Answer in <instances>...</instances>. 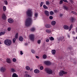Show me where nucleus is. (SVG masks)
<instances>
[{"instance_id":"49530a36","label":"nucleus","mask_w":77,"mask_h":77,"mask_svg":"<svg viewBox=\"0 0 77 77\" xmlns=\"http://www.w3.org/2000/svg\"><path fill=\"white\" fill-rule=\"evenodd\" d=\"M63 3V1H62V0L60 1V5H61V4H62Z\"/></svg>"},{"instance_id":"1a4fd4ad","label":"nucleus","mask_w":77,"mask_h":77,"mask_svg":"<svg viewBox=\"0 0 77 77\" xmlns=\"http://www.w3.org/2000/svg\"><path fill=\"white\" fill-rule=\"evenodd\" d=\"M45 64L47 65H50L51 63V62L50 61H45L44 62Z\"/></svg>"},{"instance_id":"ea45409f","label":"nucleus","mask_w":77,"mask_h":77,"mask_svg":"<svg viewBox=\"0 0 77 77\" xmlns=\"http://www.w3.org/2000/svg\"><path fill=\"white\" fill-rule=\"evenodd\" d=\"M40 69H41V70H42L44 69V67H43V66H41L40 67Z\"/></svg>"},{"instance_id":"a878e982","label":"nucleus","mask_w":77,"mask_h":77,"mask_svg":"<svg viewBox=\"0 0 77 77\" xmlns=\"http://www.w3.org/2000/svg\"><path fill=\"white\" fill-rule=\"evenodd\" d=\"M24 77H32L30 75H29V74H26L24 75Z\"/></svg>"},{"instance_id":"f3484780","label":"nucleus","mask_w":77,"mask_h":77,"mask_svg":"<svg viewBox=\"0 0 77 77\" xmlns=\"http://www.w3.org/2000/svg\"><path fill=\"white\" fill-rule=\"evenodd\" d=\"M34 72L35 73V74H38L39 72V70L37 69H36L34 70Z\"/></svg>"},{"instance_id":"c03bdc74","label":"nucleus","mask_w":77,"mask_h":77,"mask_svg":"<svg viewBox=\"0 0 77 77\" xmlns=\"http://www.w3.org/2000/svg\"><path fill=\"white\" fill-rule=\"evenodd\" d=\"M62 72L63 74H67V72H65L64 71H62Z\"/></svg>"},{"instance_id":"6e6552de","label":"nucleus","mask_w":77,"mask_h":77,"mask_svg":"<svg viewBox=\"0 0 77 77\" xmlns=\"http://www.w3.org/2000/svg\"><path fill=\"white\" fill-rule=\"evenodd\" d=\"M38 13H35L34 14L35 17H34V20H36V18L38 17Z\"/></svg>"},{"instance_id":"e433bc0d","label":"nucleus","mask_w":77,"mask_h":77,"mask_svg":"<svg viewBox=\"0 0 77 77\" xmlns=\"http://www.w3.org/2000/svg\"><path fill=\"white\" fill-rule=\"evenodd\" d=\"M4 3L6 5H8V2L6 0L4 1Z\"/></svg>"},{"instance_id":"aec40b11","label":"nucleus","mask_w":77,"mask_h":77,"mask_svg":"<svg viewBox=\"0 0 77 77\" xmlns=\"http://www.w3.org/2000/svg\"><path fill=\"white\" fill-rule=\"evenodd\" d=\"M37 43L38 44H41V40L40 39L38 40L37 41Z\"/></svg>"},{"instance_id":"0e129e2a","label":"nucleus","mask_w":77,"mask_h":77,"mask_svg":"<svg viewBox=\"0 0 77 77\" xmlns=\"http://www.w3.org/2000/svg\"><path fill=\"white\" fill-rule=\"evenodd\" d=\"M76 39H77V36L76 37Z\"/></svg>"},{"instance_id":"7c9ffc66","label":"nucleus","mask_w":77,"mask_h":77,"mask_svg":"<svg viewBox=\"0 0 77 77\" xmlns=\"http://www.w3.org/2000/svg\"><path fill=\"white\" fill-rule=\"evenodd\" d=\"M46 5H50V2L49 1H46Z\"/></svg>"},{"instance_id":"dca6fc26","label":"nucleus","mask_w":77,"mask_h":77,"mask_svg":"<svg viewBox=\"0 0 77 77\" xmlns=\"http://www.w3.org/2000/svg\"><path fill=\"white\" fill-rule=\"evenodd\" d=\"M56 24V22L55 21H52L51 22V24L52 26H55Z\"/></svg>"},{"instance_id":"423d86ee","label":"nucleus","mask_w":77,"mask_h":77,"mask_svg":"<svg viewBox=\"0 0 77 77\" xmlns=\"http://www.w3.org/2000/svg\"><path fill=\"white\" fill-rule=\"evenodd\" d=\"M45 27L47 29H49L50 28H51V25L50 24H46L45 25Z\"/></svg>"},{"instance_id":"6ab92c4d","label":"nucleus","mask_w":77,"mask_h":77,"mask_svg":"<svg viewBox=\"0 0 77 77\" xmlns=\"http://www.w3.org/2000/svg\"><path fill=\"white\" fill-rule=\"evenodd\" d=\"M12 77H18V75L15 73H14L12 75Z\"/></svg>"},{"instance_id":"9b49d317","label":"nucleus","mask_w":77,"mask_h":77,"mask_svg":"<svg viewBox=\"0 0 77 77\" xmlns=\"http://www.w3.org/2000/svg\"><path fill=\"white\" fill-rule=\"evenodd\" d=\"M8 22L9 23H12L14 22V20L11 18H9L8 19Z\"/></svg>"},{"instance_id":"393cba45","label":"nucleus","mask_w":77,"mask_h":77,"mask_svg":"<svg viewBox=\"0 0 77 77\" xmlns=\"http://www.w3.org/2000/svg\"><path fill=\"white\" fill-rule=\"evenodd\" d=\"M11 71L12 72H15V69H14V68H12L11 69Z\"/></svg>"},{"instance_id":"603ef678","label":"nucleus","mask_w":77,"mask_h":77,"mask_svg":"<svg viewBox=\"0 0 77 77\" xmlns=\"http://www.w3.org/2000/svg\"><path fill=\"white\" fill-rule=\"evenodd\" d=\"M20 54L21 55H22V54H23V52L22 51H20Z\"/></svg>"},{"instance_id":"de8ad7c7","label":"nucleus","mask_w":77,"mask_h":77,"mask_svg":"<svg viewBox=\"0 0 77 77\" xmlns=\"http://www.w3.org/2000/svg\"><path fill=\"white\" fill-rule=\"evenodd\" d=\"M64 8L65 9H66V10H68V8H67V7H65V6H64Z\"/></svg>"},{"instance_id":"09e8293b","label":"nucleus","mask_w":77,"mask_h":77,"mask_svg":"<svg viewBox=\"0 0 77 77\" xmlns=\"http://www.w3.org/2000/svg\"><path fill=\"white\" fill-rule=\"evenodd\" d=\"M49 18L50 20H52V19H53V17L51 16H50L49 17Z\"/></svg>"},{"instance_id":"052dcab7","label":"nucleus","mask_w":77,"mask_h":77,"mask_svg":"<svg viewBox=\"0 0 77 77\" xmlns=\"http://www.w3.org/2000/svg\"><path fill=\"white\" fill-rule=\"evenodd\" d=\"M67 36L68 38H70V36L69 35H68Z\"/></svg>"},{"instance_id":"2eb2a0df","label":"nucleus","mask_w":77,"mask_h":77,"mask_svg":"<svg viewBox=\"0 0 77 77\" xmlns=\"http://www.w3.org/2000/svg\"><path fill=\"white\" fill-rule=\"evenodd\" d=\"M2 18L3 20H5L6 19V15L5 14H3L2 15Z\"/></svg>"},{"instance_id":"c85d7f7f","label":"nucleus","mask_w":77,"mask_h":77,"mask_svg":"<svg viewBox=\"0 0 77 77\" xmlns=\"http://www.w3.org/2000/svg\"><path fill=\"white\" fill-rule=\"evenodd\" d=\"M43 7L44 9H48V7H47L45 5H44Z\"/></svg>"},{"instance_id":"f704fd0d","label":"nucleus","mask_w":77,"mask_h":77,"mask_svg":"<svg viewBox=\"0 0 77 77\" xmlns=\"http://www.w3.org/2000/svg\"><path fill=\"white\" fill-rule=\"evenodd\" d=\"M50 39L51 41H54V38L53 37H51L50 38Z\"/></svg>"},{"instance_id":"9d476101","label":"nucleus","mask_w":77,"mask_h":77,"mask_svg":"<svg viewBox=\"0 0 77 77\" xmlns=\"http://www.w3.org/2000/svg\"><path fill=\"white\" fill-rule=\"evenodd\" d=\"M6 62L7 63H8L10 64L12 62L11 60L9 58H7L6 60Z\"/></svg>"},{"instance_id":"864d4df0","label":"nucleus","mask_w":77,"mask_h":77,"mask_svg":"<svg viewBox=\"0 0 77 77\" xmlns=\"http://www.w3.org/2000/svg\"><path fill=\"white\" fill-rule=\"evenodd\" d=\"M46 42H49V39H46Z\"/></svg>"},{"instance_id":"c756f323","label":"nucleus","mask_w":77,"mask_h":77,"mask_svg":"<svg viewBox=\"0 0 77 77\" xmlns=\"http://www.w3.org/2000/svg\"><path fill=\"white\" fill-rule=\"evenodd\" d=\"M72 24L70 25V26L69 31H70V30H71V29H72Z\"/></svg>"},{"instance_id":"5fc2aeb1","label":"nucleus","mask_w":77,"mask_h":77,"mask_svg":"<svg viewBox=\"0 0 77 77\" xmlns=\"http://www.w3.org/2000/svg\"><path fill=\"white\" fill-rule=\"evenodd\" d=\"M72 34L73 35H75V32L74 31L72 32Z\"/></svg>"},{"instance_id":"4d7b16f0","label":"nucleus","mask_w":77,"mask_h":77,"mask_svg":"<svg viewBox=\"0 0 77 77\" xmlns=\"http://www.w3.org/2000/svg\"><path fill=\"white\" fill-rule=\"evenodd\" d=\"M60 17H62V16H63V14H60Z\"/></svg>"},{"instance_id":"58836bf2","label":"nucleus","mask_w":77,"mask_h":77,"mask_svg":"<svg viewBox=\"0 0 77 77\" xmlns=\"http://www.w3.org/2000/svg\"><path fill=\"white\" fill-rule=\"evenodd\" d=\"M11 27H8V31H11Z\"/></svg>"},{"instance_id":"412c9836","label":"nucleus","mask_w":77,"mask_h":77,"mask_svg":"<svg viewBox=\"0 0 77 77\" xmlns=\"http://www.w3.org/2000/svg\"><path fill=\"white\" fill-rule=\"evenodd\" d=\"M64 39V37H63V36H62V37H60L58 38L59 41H60V40H61V41H62L63 39Z\"/></svg>"},{"instance_id":"a19ab883","label":"nucleus","mask_w":77,"mask_h":77,"mask_svg":"<svg viewBox=\"0 0 77 77\" xmlns=\"http://www.w3.org/2000/svg\"><path fill=\"white\" fill-rule=\"evenodd\" d=\"M43 4H44L43 2H41V4H40V7H42V5H43Z\"/></svg>"},{"instance_id":"f03ea898","label":"nucleus","mask_w":77,"mask_h":77,"mask_svg":"<svg viewBox=\"0 0 77 77\" xmlns=\"http://www.w3.org/2000/svg\"><path fill=\"white\" fill-rule=\"evenodd\" d=\"M4 43L5 45H6L8 46H9V45H11L12 42H11V40L7 39L5 40Z\"/></svg>"},{"instance_id":"e2e57ef3","label":"nucleus","mask_w":77,"mask_h":77,"mask_svg":"<svg viewBox=\"0 0 77 77\" xmlns=\"http://www.w3.org/2000/svg\"><path fill=\"white\" fill-rule=\"evenodd\" d=\"M27 45V44H25V45Z\"/></svg>"},{"instance_id":"b1692460","label":"nucleus","mask_w":77,"mask_h":77,"mask_svg":"<svg viewBox=\"0 0 77 77\" xmlns=\"http://www.w3.org/2000/svg\"><path fill=\"white\" fill-rule=\"evenodd\" d=\"M26 70H28V71L30 69V67H29V66H26Z\"/></svg>"},{"instance_id":"79ce46f5","label":"nucleus","mask_w":77,"mask_h":77,"mask_svg":"<svg viewBox=\"0 0 77 77\" xmlns=\"http://www.w3.org/2000/svg\"><path fill=\"white\" fill-rule=\"evenodd\" d=\"M47 56L46 55H44L43 56V58H47Z\"/></svg>"},{"instance_id":"f8f14e48","label":"nucleus","mask_w":77,"mask_h":77,"mask_svg":"<svg viewBox=\"0 0 77 77\" xmlns=\"http://www.w3.org/2000/svg\"><path fill=\"white\" fill-rule=\"evenodd\" d=\"M24 39L23 38V37L22 36H20L19 37V40L21 42H22V41H23Z\"/></svg>"},{"instance_id":"0eeeda50","label":"nucleus","mask_w":77,"mask_h":77,"mask_svg":"<svg viewBox=\"0 0 77 77\" xmlns=\"http://www.w3.org/2000/svg\"><path fill=\"white\" fill-rule=\"evenodd\" d=\"M0 71H1V72H5V71H6V69H5V67H2L1 68V69H0Z\"/></svg>"},{"instance_id":"680f3d73","label":"nucleus","mask_w":77,"mask_h":77,"mask_svg":"<svg viewBox=\"0 0 77 77\" xmlns=\"http://www.w3.org/2000/svg\"><path fill=\"white\" fill-rule=\"evenodd\" d=\"M2 43H1V42L0 41V45Z\"/></svg>"},{"instance_id":"4468645a","label":"nucleus","mask_w":77,"mask_h":77,"mask_svg":"<svg viewBox=\"0 0 77 77\" xmlns=\"http://www.w3.org/2000/svg\"><path fill=\"white\" fill-rule=\"evenodd\" d=\"M63 28L65 30H68V29H69V27L67 25H64L63 26Z\"/></svg>"},{"instance_id":"cd10ccee","label":"nucleus","mask_w":77,"mask_h":77,"mask_svg":"<svg viewBox=\"0 0 77 77\" xmlns=\"http://www.w3.org/2000/svg\"><path fill=\"white\" fill-rule=\"evenodd\" d=\"M46 32H47V33H51V30H50V29H46Z\"/></svg>"},{"instance_id":"69168bd1","label":"nucleus","mask_w":77,"mask_h":77,"mask_svg":"<svg viewBox=\"0 0 77 77\" xmlns=\"http://www.w3.org/2000/svg\"><path fill=\"white\" fill-rule=\"evenodd\" d=\"M72 55V54H71Z\"/></svg>"},{"instance_id":"a211bd4d","label":"nucleus","mask_w":77,"mask_h":77,"mask_svg":"<svg viewBox=\"0 0 77 77\" xmlns=\"http://www.w3.org/2000/svg\"><path fill=\"white\" fill-rule=\"evenodd\" d=\"M52 54L54 55L56 54V50H53L51 51Z\"/></svg>"},{"instance_id":"ddd939ff","label":"nucleus","mask_w":77,"mask_h":77,"mask_svg":"<svg viewBox=\"0 0 77 77\" xmlns=\"http://www.w3.org/2000/svg\"><path fill=\"white\" fill-rule=\"evenodd\" d=\"M45 14L47 16H48L49 15V11H45L44 12Z\"/></svg>"},{"instance_id":"72a5a7b5","label":"nucleus","mask_w":77,"mask_h":77,"mask_svg":"<svg viewBox=\"0 0 77 77\" xmlns=\"http://www.w3.org/2000/svg\"><path fill=\"white\" fill-rule=\"evenodd\" d=\"M54 14V12L53 11H51L50 12V14L51 15H52Z\"/></svg>"},{"instance_id":"473e14b6","label":"nucleus","mask_w":77,"mask_h":77,"mask_svg":"<svg viewBox=\"0 0 77 77\" xmlns=\"http://www.w3.org/2000/svg\"><path fill=\"white\" fill-rule=\"evenodd\" d=\"M59 75L60 76H62V75H63V72H62V71L60 72Z\"/></svg>"},{"instance_id":"4c0bfd02","label":"nucleus","mask_w":77,"mask_h":77,"mask_svg":"<svg viewBox=\"0 0 77 77\" xmlns=\"http://www.w3.org/2000/svg\"><path fill=\"white\" fill-rule=\"evenodd\" d=\"M31 52H32V53H33L34 54V53H35V51H34V50H31Z\"/></svg>"},{"instance_id":"6e6d98bb","label":"nucleus","mask_w":77,"mask_h":77,"mask_svg":"<svg viewBox=\"0 0 77 77\" xmlns=\"http://www.w3.org/2000/svg\"><path fill=\"white\" fill-rule=\"evenodd\" d=\"M54 12L55 13H57V10H55L54 11Z\"/></svg>"},{"instance_id":"7ed1b4c3","label":"nucleus","mask_w":77,"mask_h":77,"mask_svg":"<svg viewBox=\"0 0 77 77\" xmlns=\"http://www.w3.org/2000/svg\"><path fill=\"white\" fill-rule=\"evenodd\" d=\"M26 14L28 17H32L33 15V12L31 10H28L26 12Z\"/></svg>"},{"instance_id":"bb28decb","label":"nucleus","mask_w":77,"mask_h":77,"mask_svg":"<svg viewBox=\"0 0 77 77\" xmlns=\"http://www.w3.org/2000/svg\"><path fill=\"white\" fill-rule=\"evenodd\" d=\"M15 38H16V39H17L18 38V33H17L16 34V35H15Z\"/></svg>"},{"instance_id":"bf43d9fd","label":"nucleus","mask_w":77,"mask_h":77,"mask_svg":"<svg viewBox=\"0 0 77 77\" xmlns=\"http://www.w3.org/2000/svg\"><path fill=\"white\" fill-rule=\"evenodd\" d=\"M35 57L36 58H39V57H38V56H36Z\"/></svg>"},{"instance_id":"20e7f679","label":"nucleus","mask_w":77,"mask_h":77,"mask_svg":"<svg viewBox=\"0 0 77 77\" xmlns=\"http://www.w3.org/2000/svg\"><path fill=\"white\" fill-rule=\"evenodd\" d=\"M45 71H46L47 73H48V74H52L53 73V70L50 69L46 68L45 69Z\"/></svg>"},{"instance_id":"a18cd8bd","label":"nucleus","mask_w":77,"mask_h":77,"mask_svg":"<svg viewBox=\"0 0 77 77\" xmlns=\"http://www.w3.org/2000/svg\"><path fill=\"white\" fill-rule=\"evenodd\" d=\"M16 59L14 58L13 59V62H16Z\"/></svg>"},{"instance_id":"39448f33","label":"nucleus","mask_w":77,"mask_h":77,"mask_svg":"<svg viewBox=\"0 0 77 77\" xmlns=\"http://www.w3.org/2000/svg\"><path fill=\"white\" fill-rule=\"evenodd\" d=\"M29 38L32 41H34L35 40V35L33 34L29 35Z\"/></svg>"},{"instance_id":"4be33fe9","label":"nucleus","mask_w":77,"mask_h":77,"mask_svg":"<svg viewBox=\"0 0 77 77\" xmlns=\"http://www.w3.org/2000/svg\"><path fill=\"white\" fill-rule=\"evenodd\" d=\"M5 34V32H0V36H2V35H4Z\"/></svg>"},{"instance_id":"f257e3e1","label":"nucleus","mask_w":77,"mask_h":77,"mask_svg":"<svg viewBox=\"0 0 77 77\" xmlns=\"http://www.w3.org/2000/svg\"><path fill=\"white\" fill-rule=\"evenodd\" d=\"M32 21V19L31 18H28L26 20L25 22V25L26 26H29L31 24V22Z\"/></svg>"},{"instance_id":"37998d69","label":"nucleus","mask_w":77,"mask_h":77,"mask_svg":"<svg viewBox=\"0 0 77 77\" xmlns=\"http://www.w3.org/2000/svg\"><path fill=\"white\" fill-rule=\"evenodd\" d=\"M16 39L15 38H14L13 39V42L14 43H15V41H16Z\"/></svg>"},{"instance_id":"c9c22d12","label":"nucleus","mask_w":77,"mask_h":77,"mask_svg":"<svg viewBox=\"0 0 77 77\" xmlns=\"http://www.w3.org/2000/svg\"><path fill=\"white\" fill-rule=\"evenodd\" d=\"M3 9L4 11H6V7L5 6H4L3 7Z\"/></svg>"},{"instance_id":"8fccbe9b","label":"nucleus","mask_w":77,"mask_h":77,"mask_svg":"<svg viewBox=\"0 0 77 77\" xmlns=\"http://www.w3.org/2000/svg\"><path fill=\"white\" fill-rule=\"evenodd\" d=\"M72 22H74V19L73 18H72L71 19Z\"/></svg>"},{"instance_id":"3c124183","label":"nucleus","mask_w":77,"mask_h":77,"mask_svg":"<svg viewBox=\"0 0 77 77\" xmlns=\"http://www.w3.org/2000/svg\"><path fill=\"white\" fill-rule=\"evenodd\" d=\"M63 2H66V3H67L68 2V1H67V0H62Z\"/></svg>"},{"instance_id":"2f4dec72","label":"nucleus","mask_w":77,"mask_h":77,"mask_svg":"<svg viewBox=\"0 0 77 77\" xmlns=\"http://www.w3.org/2000/svg\"><path fill=\"white\" fill-rule=\"evenodd\" d=\"M35 28H32L31 29V30L32 32H34V31H35Z\"/></svg>"},{"instance_id":"13d9d810","label":"nucleus","mask_w":77,"mask_h":77,"mask_svg":"<svg viewBox=\"0 0 77 77\" xmlns=\"http://www.w3.org/2000/svg\"><path fill=\"white\" fill-rule=\"evenodd\" d=\"M33 71V69H30V71L32 72Z\"/></svg>"},{"instance_id":"5701e85b","label":"nucleus","mask_w":77,"mask_h":77,"mask_svg":"<svg viewBox=\"0 0 77 77\" xmlns=\"http://www.w3.org/2000/svg\"><path fill=\"white\" fill-rule=\"evenodd\" d=\"M71 12L72 14H74V15H76L77 16V13L75 12V11H72Z\"/></svg>"},{"instance_id":"338daca9","label":"nucleus","mask_w":77,"mask_h":77,"mask_svg":"<svg viewBox=\"0 0 77 77\" xmlns=\"http://www.w3.org/2000/svg\"><path fill=\"white\" fill-rule=\"evenodd\" d=\"M44 59H45V58H44Z\"/></svg>"}]
</instances>
